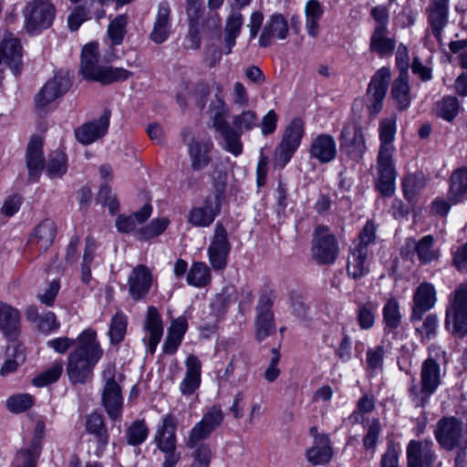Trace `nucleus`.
<instances>
[{"mask_svg": "<svg viewBox=\"0 0 467 467\" xmlns=\"http://www.w3.org/2000/svg\"><path fill=\"white\" fill-rule=\"evenodd\" d=\"M448 363L447 352L440 346L431 344L428 348V357L422 361L420 371V380L414 377L410 379L407 393L408 398L415 408H424L430 402L431 397L442 384L445 371H442Z\"/></svg>", "mask_w": 467, "mask_h": 467, "instance_id": "obj_1", "label": "nucleus"}, {"mask_svg": "<svg viewBox=\"0 0 467 467\" xmlns=\"http://www.w3.org/2000/svg\"><path fill=\"white\" fill-rule=\"evenodd\" d=\"M103 355L97 333L84 330L78 337V347L67 357V372L72 384H85L91 380L93 369Z\"/></svg>", "mask_w": 467, "mask_h": 467, "instance_id": "obj_2", "label": "nucleus"}, {"mask_svg": "<svg viewBox=\"0 0 467 467\" xmlns=\"http://www.w3.org/2000/svg\"><path fill=\"white\" fill-rule=\"evenodd\" d=\"M375 240L376 226L372 221L368 220L360 231L358 241L350 246L347 272L353 279L358 280L369 273L368 265V247L375 244Z\"/></svg>", "mask_w": 467, "mask_h": 467, "instance_id": "obj_3", "label": "nucleus"}, {"mask_svg": "<svg viewBox=\"0 0 467 467\" xmlns=\"http://www.w3.org/2000/svg\"><path fill=\"white\" fill-rule=\"evenodd\" d=\"M445 327L459 337L467 335V282L457 285L448 296Z\"/></svg>", "mask_w": 467, "mask_h": 467, "instance_id": "obj_4", "label": "nucleus"}, {"mask_svg": "<svg viewBox=\"0 0 467 467\" xmlns=\"http://www.w3.org/2000/svg\"><path fill=\"white\" fill-rule=\"evenodd\" d=\"M24 28L30 35H38L49 28L56 17V7L49 0H32L23 9Z\"/></svg>", "mask_w": 467, "mask_h": 467, "instance_id": "obj_5", "label": "nucleus"}, {"mask_svg": "<svg viewBox=\"0 0 467 467\" xmlns=\"http://www.w3.org/2000/svg\"><path fill=\"white\" fill-rule=\"evenodd\" d=\"M467 423L455 416L441 417L433 431L434 438L441 450L452 451L466 441Z\"/></svg>", "mask_w": 467, "mask_h": 467, "instance_id": "obj_6", "label": "nucleus"}, {"mask_svg": "<svg viewBox=\"0 0 467 467\" xmlns=\"http://www.w3.org/2000/svg\"><path fill=\"white\" fill-rule=\"evenodd\" d=\"M304 122L294 119L285 129L282 140L274 152V167L282 170L291 161L304 136Z\"/></svg>", "mask_w": 467, "mask_h": 467, "instance_id": "obj_7", "label": "nucleus"}, {"mask_svg": "<svg viewBox=\"0 0 467 467\" xmlns=\"http://www.w3.org/2000/svg\"><path fill=\"white\" fill-rule=\"evenodd\" d=\"M339 247L337 238L324 225L315 228L311 254L318 265H332L337 258Z\"/></svg>", "mask_w": 467, "mask_h": 467, "instance_id": "obj_8", "label": "nucleus"}, {"mask_svg": "<svg viewBox=\"0 0 467 467\" xmlns=\"http://www.w3.org/2000/svg\"><path fill=\"white\" fill-rule=\"evenodd\" d=\"M275 300V295L272 291L264 292L259 296L254 321L255 337L259 342L275 333L276 327L272 310Z\"/></svg>", "mask_w": 467, "mask_h": 467, "instance_id": "obj_9", "label": "nucleus"}, {"mask_svg": "<svg viewBox=\"0 0 467 467\" xmlns=\"http://www.w3.org/2000/svg\"><path fill=\"white\" fill-rule=\"evenodd\" d=\"M394 152L379 151L376 161V190L384 197H390L396 190L397 171L393 161Z\"/></svg>", "mask_w": 467, "mask_h": 467, "instance_id": "obj_10", "label": "nucleus"}, {"mask_svg": "<svg viewBox=\"0 0 467 467\" xmlns=\"http://www.w3.org/2000/svg\"><path fill=\"white\" fill-rule=\"evenodd\" d=\"M339 144L340 150L355 161H359L367 151L363 130L356 122H348L343 127Z\"/></svg>", "mask_w": 467, "mask_h": 467, "instance_id": "obj_11", "label": "nucleus"}, {"mask_svg": "<svg viewBox=\"0 0 467 467\" xmlns=\"http://www.w3.org/2000/svg\"><path fill=\"white\" fill-rule=\"evenodd\" d=\"M230 250L227 230L222 223L217 222L207 249L209 262L214 270H223L226 267Z\"/></svg>", "mask_w": 467, "mask_h": 467, "instance_id": "obj_12", "label": "nucleus"}, {"mask_svg": "<svg viewBox=\"0 0 467 467\" xmlns=\"http://www.w3.org/2000/svg\"><path fill=\"white\" fill-rule=\"evenodd\" d=\"M438 458L431 439L411 440L406 447L407 467H433Z\"/></svg>", "mask_w": 467, "mask_h": 467, "instance_id": "obj_13", "label": "nucleus"}, {"mask_svg": "<svg viewBox=\"0 0 467 467\" xmlns=\"http://www.w3.org/2000/svg\"><path fill=\"white\" fill-rule=\"evenodd\" d=\"M389 80L390 69L386 67L379 68L372 76L367 89L370 114L377 115L381 110Z\"/></svg>", "mask_w": 467, "mask_h": 467, "instance_id": "obj_14", "label": "nucleus"}, {"mask_svg": "<svg viewBox=\"0 0 467 467\" xmlns=\"http://www.w3.org/2000/svg\"><path fill=\"white\" fill-rule=\"evenodd\" d=\"M425 14L428 30L441 44L443 30L449 24L450 0H430Z\"/></svg>", "mask_w": 467, "mask_h": 467, "instance_id": "obj_15", "label": "nucleus"}, {"mask_svg": "<svg viewBox=\"0 0 467 467\" xmlns=\"http://www.w3.org/2000/svg\"><path fill=\"white\" fill-rule=\"evenodd\" d=\"M436 302L437 290L434 285L430 282L420 283L413 293L410 322L420 321L423 316L435 306Z\"/></svg>", "mask_w": 467, "mask_h": 467, "instance_id": "obj_16", "label": "nucleus"}, {"mask_svg": "<svg viewBox=\"0 0 467 467\" xmlns=\"http://www.w3.org/2000/svg\"><path fill=\"white\" fill-rule=\"evenodd\" d=\"M106 382L102 390L101 400L103 407L110 420L121 418L123 398L120 386L116 382L112 371L104 372Z\"/></svg>", "mask_w": 467, "mask_h": 467, "instance_id": "obj_17", "label": "nucleus"}, {"mask_svg": "<svg viewBox=\"0 0 467 467\" xmlns=\"http://www.w3.org/2000/svg\"><path fill=\"white\" fill-rule=\"evenodd\" d=\"M289 33L288 22L279 13L271 15L262 27L258 46L263 48L271 47L275 40H285Z\"/></svg>", "mask_w": 467, "mask_h": 467, "instance_id": "obj_18", "label": "nucleus"}, {"mask_svg": "<svg viewBox=\"0 0 467 467\" xmlns=\"http://www.w3.org/2000/svg\"><path fill=\"white\" fill-rule=\"evenodd\" d=\"M222 203L208 196L202 206H194L190 209L187 221L194 227H209L220 214Z\"/></svg>", "mask_w": 467, "mask_h": 467, "instance_id": "obj_19", "label": "nucleus"}, {"mask_svg": "<svg viewBox=\"0 0 467 467\" xmlns=\"http://www.w3.org/2000/svg\"><path fill=\"white\" fill-rule=\"evenodd\" d=\"M71 83L67 76L56 75L48 80L36 94V106L43 109L52 101L66 94L70 88Z\"/></svg>", "mask_w": 467, "mask_h": 467, "instance_id": "obj_20", "label": "nucleus"}, {"mask_svg": "<svg viewBox=\"0 0 467 467\" xmlns=\"http://www.w3.org/2000/svg\"><path fill=\"white\" fill-rule=\"evenodd\" d=\"M177 423L176 417L168 413L157 424L153 442L160 451L177 447Z\"/></svg>", "mask_w": 467, "mask_h": 467, "instance_id": "obj_21", "label": "nucleus"}, {"mask_svg": "<svg viewBox=\"0 0 467 467\" xmlns=\"http://www.w3.org/2000/svg\"><path fill=\"white\" fill-rule=\"evenodd\" d=\"M337 144L333 136L326 133L318 134L312 139L308 154L310 159L320 164L329 163L337 157Z\"/></svg>", "mask_w": 467, "mask_h": 467, "instance_id": "obj_22", "label": "nucleus"}, {"mask_svg": "<svg viewBox=\"0 0 467 467\" xmlns=\"http://www.w3.org/2000/svg\"><path fill=\"white\" fill-rule=\"evenodd\" d=\"M28 181L36 182L45 168L43 141L38 136H33L26 147V152Z\"/></svg>", "mask_w": 467, "mask_h": 467, "instance_id": "obj_23", "label": "nucleus"}, {"mask_svg": "<svg viewBox=\"0 0 467 467\" xmlns=\"http://www.w3.org/2000/svg\"><path fill=\"white\" fill-rule=\"evenodd\" d=\"M110 116V110L105 109L99 119L83 124L76 130L77 140L82 144L88 145L104 136L109 126Z\"/></svg>", "mask_w": 467, "mask_h": 467, "instance_id": "obj_24", "label": "nucleus"}, {"mask_svg": "<svg viewBox=\"0 0 467 467\" xmlns=\"http://www.w3.org/2000/svg\"><path fill=\"white\" fill-rule=\"evenodd\" d=\"M213 124L224 141L223 149L235 157L241 155L243 152V142L239 140L238 131L234 130L233 126L230 125L221 112H217L214 115Z\"/></svg>", "mask_w": 467, "mask_h": 467, "instance_id": "obj_25", "label": "nucleus"}, {"mask_svg": "<svg viewBox=\"0 0 467 467\" xmlns=\"http://www.w3.org/2000/svg\"><path fill=\"white\" fill-rule=\"evenodd\" d=\"M151 284L152 275L150 269L143 265H137L128 279L129 293L132 299H143L149 293Z\"/></svg>", "mask_w": 467, "mask_h": 467, "instance_id": "obj_26", "label": "nucleus"}, {"mask_svg": "<svg viewBox=\"0 0 467 467\" xmlns=\"http://www.w3.org/2000/svg\"><path fill=\"white\" fill-rule=\"evenodd\" d=\"M171 8L167 1H161L158 5V10L153 23L150 38L155 44H162L165 42L171 30Z\"/></svg>", "mask_w": 467, "mask_h": 467, "instance_id": "obj_27", "label": "nucleus"}, {"mask_svg": "<svg viewBox=\"0 0 467 467\" xmlns=\"http://www.w3.org/2000/svg\"><path fill=\"white\" fill-rule=\"evenodd\" d=\"M144 329L148 336L143 338V342L150 353L154 354L163 335L162 319L155 306L148 307Z\"/></svg>", "mask_w": 467, "mask_h": 467, "instance_id": "obj_28", "label": "nucleus"}, {"mask_svg": "<svg viewBox=\"0 0 467 467\" xmlns=\"http://www.w3.org/2000/svg\"><path fill=\"white\" fill-rule=\"evenodd\" d=\"M213 142L211 140H192L188 145L191 168L194 171L204 170L211 163Z\"/></svg>", "mask_w": 467, "mask_h": 467, "instance_id": "obj_29", "label": "nucleus"}, {"mask_svg": "<svg viewBox=\"0 0 467 467\" xmlns=\"http://www.w3.org/2000/svg\"><path fill=\"white\" fill-rule=\"evenodd\" d=\"M5 62L16 74L22 63V46L20 40L11 35L5 36L0 43V65Z\"/></svg>", "mask_w": 467, "mask_h": 467, "instance_id": "obj_30", "label": "nucleus"}, {"mask_svg": "<svg viewBox=\"0 0 467 467\" xmlns=\"http://www.w3.org/2000/svg\"><path fill=\"white\" fill-rule=\"evenodd\" d=\"M306 457L313 465L328 463L333 457V449L328 435H315L313 445L306 451Z\"/></svg>", "mask_w": 467, "mask_h": 467, "instance_id": "obj_31", "label": "nucleus"}, {"mask_svg": "<svg viewBox=\"0 0 467 467\" xmlns=\"http://www.w3.org/2000/svg\"><path fill=\"white\" fill-rule=\"evenodd\" d=\"M57 231L56 223L52 219L46 218L35 227L29 237L28 244L46 251L53 244Z\"/></svg>", "mask_w": 467, "mask_h": 467, "instance_id": "obj_32", "label": "nucleus"}, {"mask_svg": "<svg viewBox=\"0 0 467 467\" xmlns=\"http://www.w3.org/2000/svg\"><path fill=\"white\" fill-rule=\"evenodd\" d=\"M85 428L88 433L93 435L97 441L95 455L100 457L108 443L109 435L102 415L93 412L87 416Z\"/></svg>", "mask_w": 467, "mask_h": 467, "instance_id": "obj_33", "label": "nucleus"}, {"mask_svg": "<svg viewBox=\"0 0 467 467\" xmlns=\"http://www.w3.org/2000/svg\"><path fill=\"white\" fill-rule=\"evenodd\" d=\"M20 314L17 309L0 302V330L10 341H16L20 333Z\"/></svg>", "mask_w": 467, "mask_h": 467, "instance_id": "obj_34", "label": "nucleus"}, {"mask_svg": "<svg viewBox=\"0 0 467 467\" xmlns=\"http://www.w3.org/2000/svg\"><path fill=\"white\" fill-rule=\"evenodd\" d=\"M434 238L432 235L428 234L416 240L409 238L406 240V248L412 250L416 254L420 264L427 265L439 258V252L433 248Z\"/></svg>", "mask_w": 467, "mask_h": 467, "instance_id": "obj_35", "label": "nucleus"}, {"mask_svg": "<svg viewBox=\"0 0 467 467\" xmlns=\"http://www.w3.org/2000/svg\"><path fill=\"white\" fill-rule=\"evenodd\" d=\"M396 47L394 38L389 36L388 28L375 26L370 36L369 50L380 57L390 56Z\"/></svg>", "mask_w": 467, "mask_h": 467, "instance_id": "obj_36", "label": "nucleus"}, {"mask_svg": "<svg viewBox=\"0 0 467 467\" xmlns=\"http://www.w3.org/2000/svg\"><path fill=\"white\" fill-rule=\"evenodd\" d=\"M391 97L400 110L409 109L411 103L410 88L407 70H402L391 87Z\"/></svg>", "mask_w": 467, "mask_h": 467, "instance_id": "obj_37", "label": "nucleus"}, {"mask_svg": "<svg viewBox=\"0 0 467 467\" xmlns=\"http://www.w3.org/2000/svg\"><path fill=\"white\" fill-rule=\"evenodd\" d=\"M5 360L0 368V376L6 377L15 373L25 362L26 354L22 344L14 341L5 349Z\"/></svg>", "mask_w": 467, "mask_h": 467, "instance_id": "obj_38", "label": "nucleus"}, {"mask_svg": "<svg viewBox=\"0 0 467 467\" xmlns=\"http://www.w3.org/2000/svg\"><path fill=\"white\" fill-rule=\"evenodd\" d=\"M99 44L88 43L86 44L81 52V65L80 71L86 78L93 79L98 74L99 67Z\"/></svg>", "mask_w": 467, "mask_h": 467, "instance_id": "obj_39", "label": "nucleus"}, {"mask_svg": "<svg viewBox=\"0 0 467 467\" xmlns=\"http://www.w3.org/2000/svg\"><path fill=\"white\" fill-rule=\"evenodd\" d=\"M382 317L384 334H395L402 321L400 303L397 299L389 298L387 300L382 308Z\"/></svg>", "mask_w": 467, "mask_h": 467, "instance_id": "obj_40", "label": "nucleus"}, {"mask_svg": "<svg viewBox=\"0 0 467 467\" xmlns=\"http://www.w3.org/2000/svg\"><path fill=\"white\" fill-rule=\"evenodd\" d=\"M397 131V117L391 115L384 118L379 121V151L394 152L395 147L393 142L395 140Z\"/></svg>", "mask_w": 467, "mask_h": 467, "instance_id": "obj_41", "label": "nucleus"}, {"mask_svg": "<svg viewBox=\"0 0 467 467\" xmlns=\"http://www.w3.org/2000/svg\"><path fill=\"white\" fill-rule=\"evenodd\" d=\"M449 183L448 197L450 200L454 203L462 202L467 194V167L456 169L451 173Z\"/></svg>", "mask_w": 467, "mask_h": 467, "instance_id": "obj_42", "label": "nucleus"}, {"mask_svg": "<svg viewBox=\"0 0 467 467\" xmlns=\"http://www.w3.org/2000/svg\"><path fill=\"white\" fill-rule=\"evenodd\" d=\"M244 24V16L240 12H234L231 14L225 23L224 28V54L228 55L232 52L233 47L235 46L236 38L239 36Z\"/></svg>", "mask_w": 467, "mask_h": 467, "instance_id": "obj_43", "label": "nucleus"}, {"mask_svg": "<svg viewBox=\"0 0 467 467\" xmlns=\"http://www.w3.org/2000/svg\"><path fill=\"white\" fill-rule=\"evenodd\" d=\"M186 281L189 285L202 288L212 281V273L204 262H193L187 273Z\"/></svg>", "mask_w": 467, "mask_h": 467, "instance_id": "obj_44", "label": "nucleus"}, {"mask_svg": "<svg viewBox=\"0 0 467 467\" xmlns=\"http://www.w3.org/2000/svg\"><path fill=\"white\" fill-rule=\"evenodd\" d=\"M425 185L426 178L422 172L405 175L401 183L405 199L410 202H415L417 195L424 189Z\"/></svg>", "mask_w": 467, "mask_h": 467, "instance_id": "obj_45", "label": "nucleus"}, {"mask_svg": "<svg viewBox=\"0 0 467 467\" xmlns=\"http://www.w3.org/2000/svg\"><path fill=\"white\" fill-rule=\"evenodd\" d=\"M210 173L213 200L223 203L227 187V172L220 164H213Z\"/></svg>", "mask_w": 467, "mask_h": 467, "instance_id": "obj_46", "label": "nucleus"}, {"mask_svg": "<svg viewBox=\"0 0 467 467\" xmlns=\"http://www.w3.org/2000/svg\"><path fill=\"white\" fill-rule=\"evenodd\" d=\"M324 13L323 6L317 0H309L305 6L306 27L310 36L316 37L318 34L319 20Z\"/></svg>", "mask_w": 467, "mask_h": 467, "instance_id": "obj_47", "label": "nucleus"}, {"mask_svg": "<svg viewBox=\"0 0 467 467\" xmlns=\"http://www.w3.org/2000/svg\"><path fill=\"white\" fill-rule=\"evenodd\" d=\"M378 304L373 301L358 303L356 309V319L362 330L372 328L376 321Z\"/></svg>", "mask_w": 467, "mask_h": 467, "instance_id": "obj_48", "label": "nucleus"}, {"mask_svg": "<svg viewBox=\"0 0 467 467\" xmlns=\"http://www.w3.org/2000/svg\"><path fill=\"white\" fill-rule=\"evenodd\" d=\"M169 224L170 220L166 217L155 218L149 224L137 229L134 236L140 241L155 238L163 234Z\"/></svg>", "mask_w": 467, "mask_h": 467, "instance_id": "obj_49", "label": "nucleus"}, {"mask_svg": "<svg viewBox=\"0 0 467 467\" xmlns=\"http://www.w3.org/2000/svg\"><path fill=\"white\" fill-rule=\"evenodd\" d=\"M132 76V72L123 67H101L92 80L109 85L113 82L124 81Z\"/></svg>", "mask_w": 467, "mask_h": 467, "instance_id": "obj_50", "label": "nucleus"}, {"mask_svg": "<svg viewBox=\"0 0 467 467\" xmlns=\"http://www.w3.org/2000/svg\"><path fill=\"white\" fill-rule=\"evenodd\" d=\"M460 109V102L456 97L445 96L436 102L435 114L437 117L451 122L456 118Z\"/></svg>", "mask_w": 467, "mask_h": 467, "instance_id": "obj_51", "label": "nucleus"}, {"mask_svg": "<svg viewBox=\"0 0 467 467\" xmlns=\"http://www.w3.org/2000/svg\"><path fill=\"white\" fill-rule=\"evenodd\" d=\"M232 123L234 130L238 131L239 140H241L243 133L248 132L259 125V119L254 110L246 109L234 115Z\"/></svg>", "mask_w": 467, "mask_h": 467, "instance_id": "obj_52", "label": "nucleus"}, {"mask_svg": "<svg viewBox=\"0 0 467 467\" xmlns=\"http://www.w3.org/2000/svg\"><path fill=\"white\" fill-rule=\"evenodd\" d=\"M128 326V317L121 311H117L111 317L109 337L110 343L119 345L124 340Z\"/></svg>", "mask_w": 467, "mask_h": 467, "instance_id": "obj_53", "label": "nucleus"}, {"mask_svg": "<svg viewBox=\"0 0 467 467\" xmlns=\"http://www.w3.org/2000/svg\"><path fill=\"white\" fill-rule=\"evenodd\" d=\"M67 171V155L56 150L48 155L47 173L50 178H61Z\"/></svg>", "mask_w": 467, "mask_h": 467, "instance_id": "obj_54", "label": "nucleus"}, {"mask_svg": "<svg viewBox=\"0 0 467 467\" xmlns=\"http://www.w3.org/2000/svg\"><path fill=\"white\" fill-rule=\"evenodd\" d=\"M96 251V240L92 236L86 238V245L81 262V281L88 285L91 280V264L94 260Z\"/></svg>", "mask_w": 467, "mask_h": 467, "instance_id": "obj_55", "label": "nucleus"}, {"mask_svg": "<svg viewBox=\"0 0 467 467\" xmlns=\"http://www.w3.org/2000/svg\"><path fill=\"white\" fill-rule=\"evenodd\" d=\"M149 428L143 420H137L126 430L127 443L131 446H138L143 443L149 436Z\"/></svg>", "mask_w": 467, "mask_h": 467, "instance_id": "obj_56", "label": "nucleus"}, {"mask_svg": "<svg viewBox=\"0 0 467 467\" xmlns=\"http://www.w3.org/2000/svg\"><path fill=\"white\" fill-rule=\"evenodd\" d=\"M63 371V363L61 360L55 361L52 365L36 375L32 379V384L37 388H43L58 380Z\"/></svg>", "mask_w": 467, "mask_h": 467, "instance_id": "obj_57", "label": "nucleus"}, {"mask_svg": "<svg viewBox=\"0 0 467 467\" xmlns=\"http://www.w3.org/2000/svg\"><path fill=\"white\" fill-rule=\"evenodd\" d=\"M35 404V397L28 393H19L10 396L6 401V409L15 414L25 412Z\"/></svg>", "mask_w": 467, "mask_h": 467, "instance_id": "obj_58", "label": "nucleus"}, {"mask_svg": "<svg viewBox=\"0 0 467 467\" xmlns=\"http://www.w3.org/2000/svg\"><path fill=\"white\" fill-rule=\"evenodd\" d=\"M128 16L126 15L117 16L108 26V35L113 46L122 43L126 34Z\"/></svg>", "mask_w": 467, "mask_h": 467, "instance_id": "obj_59", "label": "nucleus"}, {"mask_svg": "<svg viewBox=\"0 0 467 467\" xmlns=\"http://www.w3.org/2000/svg\"><path fill=\"white\" fill-rule=\"evenodd\" d=\"M381 431L382 427L379 420L377 418L372 419L362 439L363 446L367 451L375 452Z\"/></svg>", "mask_w": 467, "mask_h": 467, "instance_id": "obj_60", "label": "nucleus"}, {"mask_svg": "<svg viewBox=\"0 0 467 467\" xmlns=\"http://www.w3.org/2000/svg\"><path fill=\"white\" fill-rule=\"evenodd\" d=\"M212 433L213 431L209 428L198 421L189 431L185 444L189 449H194L200 445L201 441L208 439Z\"/></svg>", "mask_w": 467, "mask_h": 467, "instance_id": "obj_61", "label": "nucleus"}, {"mask_svg": "<svg viewBox=\"0 0 467 467\" xmlns=\"http://www.w3.org/2000/svg\"><path fill=\"white\" fill-rule=\"evenodd\" d=\"M224 415L220 406L213 405L202 415L200 420L209 430L214 431L223 421Z\"/></svg>", "mask_w": 467, "mask_h": 467, "instance_id": "obj_62", "label": "nucleus"}, {"mask_svg": "<svg viewBox=\"0 0 467 467\" xmlns=\"http://www.w3.org/2000/svg\"><path fill=\"white\" fill-rule=\"evenodd\" d=\"M438 317L435 314H429L423 320L422 326L416 328V332L420 334L424 339H431L437 334Z\"/></svg>", "mask_w": 467, "mask_h": 467, "instance_id": "obj_63", "label": "nucleus"}, {"mask_svg": "<svg viewBox=\"0 0 467 467\" xmlns=\"http://www.w3.org/2000/svg\"><path fill=\"white\" fill-rule=\"evenodd\" d=\"M399 459L400 451L393 443H389L386 451L381 455L380 467H400Z\"/></svg>", "mask_w": 467, "mask_h": 467, "instance_id": "obj_64", "label": "nucleus"}]
</instances>
